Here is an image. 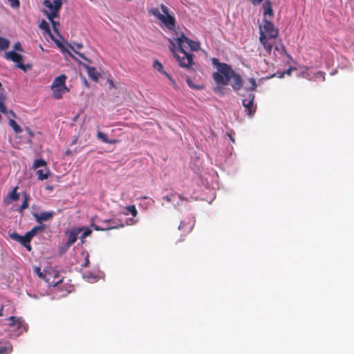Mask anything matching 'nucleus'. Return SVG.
<instances>
[{"instance_id":"f257e3e1","label":"nucleus","mask_w":354,"mask_h":354,"mask_svg":"<svg viewBox=\"0 0 354 354\" xmlns=\"http://www.w3.org/2000/svg\"><path fill=\"white\" fill-rule=\"evenodd\" d=\"M212 63L217 69V71L212 74V77L216 84L223 86L228 84L234 71L230 65L220 62L216 58H212Z\"/></svg>"},{"instance_id":"f03ea898","label":"nucleus","mask_w":354,"mask_h":354,"mask_svg":"<svg viewBox=\"0 0 354 354\" xmlns=\"http://www.w3.org/2000/svg\"><path fill=\"white\" fill-rule=\"evenodd\" d=\"M43 3L45 7L43 12L51 22L55 32L57 33V23L54 19L58 17L59 11L62 6V0H44Z\"/></svg>"},{"instance_id":"7ed1b4c3","label":"nucleus","mask_w":354,"mask_h":354,"mask_svg":"<svg viewBox=\"0 0 354 354\" xmlns=\"http://www.w3.org/2000/svg\"><path fill=\"white\" fill-rule=\"evenodd\" d=\"M160 12L158 8H151L149 13L156 17L167 28L173 30L175 27V18L169 13V9L164 4L160 5Z\"/></svg>"},{"instance_id":"20e7f679","label":"nucleus","mask_w":354,"mask_h":354,"mask_svg":"<svg viewBox=\"0 0 354 354\" xmlns=\"http://www.w3.org/2000/svg\"><path fill=\"white\" fill-rule=\"evenodd\" d=\"M183 46H171V50L174 51V56L180 66L188 67L192 64V55L187 53Z\"/></svg>"},{"instance_id":"39448f33","label":"nucleus","mask_w":354,"mask_h":354,"mask_svg":"<svg viewBox=\"0 0 354 354\" xmlns=\"http://www.w3.org/2000/svg\"><path fill=\"white\" fill-rule=\"evenodd\" d=\"M260 41L261 44H266L268 38H274L277 35V30L274 28L273 24L268 21L267 19H264L263 25L259 26Z\"/></svg>"},{"instance_id":"423d86ee","label":"nucleus","mask_w":354,"mask_h":354,"mask_svg":"<svg viewBox=\"0 0 354 354\" xmlns=\"http://www.w3.org/2000/svg\"><path fill=\"white\" fill-rule=\"evenodd\" d=\"M196 220L192 216H188L182 220L178 225V230L180 232V239L178 241L180 242L185 240V237L188 235L194 229Z\"/></svg>"},{"instance_id":"0eeeda50","label":"nucleus","mask_w":354,"mask_h":354,"mask_svg":"<svg viewBox=\"0 0 354 354\" xmlns=\"http://www.w3.org/2000/svg\"><path fill=\"white\" fill-rule=\"evenodd\" d=\"M60 50L63 53V54L65 55L66 58L71 57L73 59L79 62L80 61L79 59V57L84 59V60H86L90 62V61L86 58V57L84 55V54L81 53L79 50L82 47V46H57Z\"/></svg>"},{"instance_id":"6e6552de","label":"nucleus","mask_w":354,"mask_h":354,"mask_svg":"<svg viewBox=\"0 0 354 354\" xmlns=\"http://www.w3.org/2000/svg\"><path fill=\"white\" fill-rule=\"evenodd\" d=\"M4 57L6 59L13 62L17 68L21 69L24 72L32 68V64H24V57L16 51L6 52Z\"/></svg>"},{"instance_id":"1a4fd4ad","label":"nucleus","mask_w":354,"mask_h":354,"mask_svg":"<svg viewBox=\"0 0 354 354\" xmlns=\"http://www.w3.org/2000/svg\"><path fill=\"white\" fill-rule=\"evenodd\" d=\"M44 279L50 286L53 287L57 286L63 280L59 272L54 270L46 271Z\"/></svg>"},{"instance_id":"9d476101","label":"nucleus","mask_w":354,"mask_h":354,"mask_svg":"<svg viewBox=\"0 0 354 354\" xmlns=\"http://www.w3.org/2000/svg\"><path fill=\"white\" fill-rule=\"evenodd\" d=\"M102 223H111L113 225H106V226H99L97 225H95L94 223H92L91 225L96 231H104V230H109L112 229H115L118 227H123L124 225L122 223L120 220L118 219H105L101 221Z\"/></svg>"},{"instance_id":"9b49d317","label":"nucleus","mask_w":354,"mask_h":354,"mask_svg":"<svg viewBox=\"0 0 354 354\" xmlns=\"http://www.w3.org/2000/svg\"><path fill=\"white\" fill-rule=\"evenodd\" d=\"M254 95L250 93L248 98H245L242 101V104L245 107L247 115L252 117L256 111V106L254 104Z\"/></svg>"},{"instance_id":"f8f14e48","label":"nucleus","mask_w":354,"mask_h":354,"mask_svg":"<svg viewBox=\"0 0 354 354\" xmlns=\"http://www.w3.org/2000/svg\"><path fill=\"white\" fill-rule=\"evenodd\" d=\"M82 228H75L67 232L68 239L65 243V251L67 250L72 244H73L77 239V236L82 231Z\"/></svg>"},{"instance_id":"ddd939ff","label":"nucleus","mask_w":354,"mask_h":354,"mask_svg":"<svg viewBox=\"0 0 354 354\" xmlns=\"http://www.w3.org/2000/svg\"><path fill=\"white\" fill-rule=\"evenodd\" d=\"M82 65L86 70L89 77L94 82H97L100 77V74L97 71L96 68L85 64H82Z\"/></svg>"},{"instance_id":"4468645a","label":"nucleus","mask_w":354,"mask_h":354,"mask_svg":"<svg viewBox=\"0 0 354 354\" xmlns=\"http://www.w3.org/2000/svg\"><path fill=\"white\" fill-rule=\"evenodd\" d=\"M66 75L64 74L55 77L50 86V88L62 87L64 90H67V86H66Z\"/></svg>"},{"instance_id":"2eb2a0df","label":"nucleus","mask_w":354,"mask_h":354,"mask_svg":"<svg viewBox=\"0 0 354 354\" xmlns=\"http://www.w3.org/2000/svg\"><path fill=\"white\" fill-rule=\"evenodd\" d=\"M230 80H231V85L234 91H237L241 88V87L243 86V82H242V79L239 74L234 72L233 75H232V78Z\"/></svg>"},{"instance_id":"dca6fc26","label":"nucleus","mask_w":354,"mask_h":354,"mask_svg":"<svg viewBox=\"0 0 354 354\" xmlns=\"http://www.w3.org/2000/svg\"><path fill=\"white\" fill-rule=\"evenodd\" d=\"M33 216L37 222L48 221L53 217V212H42L41 214L34 213Z\"/></svg>"},{"instance_id":"f3484780","label":"nucleus","mask_w":354,"mask_h":354,"mask_svg":"<svg viewBox=\"0 0 354 354\" xmlns=\"http://www.w3.org/2000/svg\"><path fill=\"white\" fill-rule=\"evenodd\" d=\"M6 100V95L4 93V89L1 83L0 82V111L3 113H7V109L5 106V100Z\"/></svg>"},{"instance_id":"a211bd4d","label":"nucleus","mask_w":354,"mask_h":354,"mask_svg":"<svg viewBox=\"0 0 354 354\" xmlns=\"http://www.w3.org/2000/svg\"><path fill=\"white\" fill-rule=\"evenodd\" d=\"M18 187H15L8 195V198L4 199L6 203L17 201L19 198V194L17 192Z\"/></svg>"},{"instance_id":"6ab92c4d","label":"nucleus","mask_w":354,"mask_h":354,"mask_svg":"<svg viewBox=\"0 0 354 354\" xmlns=\"http://www.w3.org/2000/svg\"><path fill=\"white\" fill-rule=\"evenodd\" d=\"M40 27L44 30V35L45 36L48 35L49 37H50L55 42V44H62L59 40L54 38V37L50 31L49 26L47 22L42 21L40 24Z\"/></svg>"},{"instance_id":"aec40b11","label":"nucleus","mask_w":354,"mask_h":354,"mask_svg":"<svg viewBox=\"0 0 354 354\" xmlns=\"http://www.w3.org/2000/svg\"><path fill=\"white\" fill-rule=\"evenodd\" d=\"M53 91V97L57 100H59L62 97L64 93H66L69 91V89L67 88V90H64L62 87H55L51 88Z\"/></svg>"},{"instance_id":"412c9836","label":"nucleus","mask_w":354,"mask_h":354,"mask_svg":"<svg viewBox=\"0 0 354 354\" xmlns=\"http://www.w3.org/2000/svg\"><path fill=\"white\" fill-rule=\"evenodd\" d=\"M263 15L266 17H272L273 15V11L271 6V2L269 0H266L263 5Z\"/></svg>"},{"instance_id":"4be33fe9","label":"nucleus","mask_w":354,"mask_h":354,"mask_svg":"<svg viewBox=\"0 0 354 354\" xmlns=\"http://www.w3.org/2000/svg\"><path fill=\"white\" fill-rule=\"evenodd\" d=\"M36 174L37 175L39 180H44L48 178L50 174V170L47 167H46L44 169H38L36 171Z\"/></svg>"},{"instance_id":"5701e85b","label":"nucleus","mask_w":354,"mask_h":354,"mask_svg":"<svg viewBox=\"0 0 354 354\" xmlns=\"http://www.w3.org/2000/svg\"><path fill=\"white\" fill-rule=\"evenodd\" d=\"M44 230H45L44 225H41L39 226H35L32 230L27 232L26 234L32 239L36 235L37 233L42 232L44 231Z\"/></svg>"},{"instance_id":"b1692460","label":"nucleus","mask_w":354,"mask_h":354,"mask_svg":"<svg viewBox=\"0 0 354 354\" xmlns=\"http://www.w3.org/2000/svg\"><path fill=\"white\" fill-rule=\"evenodd\" d=\"M97 137L98 139L101 140L104 143L114 144L118 142V140H109L108 138V136L104 133H103L102 131H97Z\"/></svg>"},{"instance_id":"393cba45","label":"nucleus","mask_w":354,"mask_h":354,"mask_svg":"<svg viewBox=\"0 0 354 354\" xmlns=\"http://www.w3.org/2000/svg\"><path fill=\"white\" fill-rule=\"evenodd\" d=\"M177 44H196L195 42L189 40L188 38L181 35L180 37L176 38Z\"/></svg>"},{"instance_id":"a878e982","label":"nucleus","mask_w":354,"mask_h":354,"mask_svg":"<svg viewBox=\"0 0 354 354\" xmlns=\"http://www.w3.org/2000/svg\"><path fill=\"white\" fill-rule=\"evenodd\" d=\"M16 240L20 242V243L23 245H26L28 243H30L31 239L28 236L26 233L24 236H19L16 234Z\"/></svg>"},{"instance_id":"bb28decb","label":"nucleus","mask_w":354,"mask_h":354,"mask_svg":"<svg viewBox=\"0 0 354 354\" xmlns=\"http://www.w3.org/2000/svg\"><path fill=\"white\" fill-rule=\"evenodd\" d=\"M23 196H24V201L19 207V212L24 211L28 207V201L30 199V196L28 194H27L26 192L24 193Z\"/></svg>"},{"instance_id":"cd10ccee","label":"nucleus","mask_w":354,"mask_h":354,"mask_svg":"<svg viewBox=\"0 0 354 354\" xmlns=\"http://www.w3.org/2000/svg\"><path fill=\"white\" fill-rule=\"evenodd\" d=\"M126 210H127V212L124 213L125 215H128L129 214H131L133 217H136L138 214V211L136 209V207L133 205L127 206Z\"/></svg>"},{"instance_id":"c85d7f7f","label":"nucleus","mask_w":354,"mask_h":354,"mask_svg":"<svg viewBox=\"0 0 354 354\" xmlns=\"http://www.w3.org/2000/svg\"><path fill=\"white\" fill-rule=\"evenodd\" d=\"M186 82L189 88L194 89V90H201L204 88L203 86L196 85V84H194L192 80L190 79V77L186 78Z\"/></svg>"},{"instance_id":"c756f323","label":"nucleus","mask_w":354,"mask_h":354,"mask_svg":"<svg viewBox=\"0 0 354 354\" xmlns=\"http://www.w3.org/2000/svg\"><path fill=\"white\" fill-rule=\"evenodd\" d=\"M46 162L43 159H37L34 161L32 168L34 169H36L41 167H44V168L46 167Z\"/></svg>"},{"instance_id":"7c9ffc66","label":"nucleus","mask_w":354,"mask_h":354,"mask_svg":"<svg viewBox=\"0 0 354 354\" xmlns=\"http://www.w3.org/2000/svg\"><path fill=\"white\" fill-rule=\"evenodd\" d=\"M9 124L15 133H21L22 131L21 127L14 120L10 119L9 120Z\"/></svg>"},{"instance_id":"2f4dec72","label":"nucleus","mask_w":354,"mask_h":354,"mask_svg":"<svg viewBox=\"0 0 354 354\" xmlns=\"http://www.w3.org/2000/svg\"><path fill=\"white\" fill-rule=\"evenodd\" d=\"M153 67L154 68V69L157 70L162 74H163V72H165L163 70V66H162V64L160 62H158L157 59L153 61Z\"/></svg>"},{"instance_id":"473e14b6","label":"nucleus","mask_w":354,"mask_h":354,"mask_svg":"<svg viewBox=\"0 0 354 354\" xmlns=\"http://www.w3.org/2000/svg\"><path fill=\"white\" fill-rule=\"evenodd\" d=\"M293 70L296 71L297 68H293V67H290L289 68H288L284 72H283V73H278L275 75H277L279 78H281V77H283L284 76V75H290L291 72Z\"/></svg>"},{"instance_id":"72a5a7b5","label":"nucleus","mask_w":354,"mask_h":354,"mask_svg":"<svg viewBox=\"0 0 354 354\" xmlns=\"http://www.w3.org/2000/svg\"><path fill=\"white\" fill-rule=\"evenodd\" d=\"M248 82L250 84V86L248 88L249 91H255L257 88L256 80L253 77H250L248 79Z\"/></svg>"},{"instance_id":"f704fd0d","label":"nucleus","mask_w":354,"mask_h":354,"mask_svg":"<svg viewBox=\"0 0 354 354\" xmlns=\"http://www.w3.org/2000/svg\"><path fill=\"white\" fill-rule=\"evenodd\" d=\"M9 321H10V325L11 326H16L17 324H21V320L18 317H14V316H11L9 317Z\"/></svg>"},{"instance_id":"c9c22d12","label":"nucleus","mask_w":354,"mask_h":354,"mask_svg":"<svg viewBox=\"0 0 354 354\" xmlns=\"http://www.w3.org/2000/svg\"><path fill=\"white\" fill-rule=\"evenodd\" d=\"M12 8H18L20 6L19 0H8Z\"/></svg>"},{"instance_id":"e433bc0d","label":"nucleus","mask_w":354,"mask_h":354,"mask_svg":"<svg viewBox=\"0 0 354 354\" xmlns=\"http://www.w3.org/2000/svg\"><path fill=\"white\" fill-rule=\"evenodd\" d=\"M92 233V231L89 229V228H86L85 230L84 231L83 234H82V238L84 239V238H86L88 236H90Z\"/></svg>"},{"instance_id":"4c0bfd02","label":"nucleus","mask_w":354,"mask_h":354,"mask_svg":"<svg viewBox=\"0 0 354 354\" xmlns=\"http://www.w3.org/2000/svg\"><path fill=\"white\" fill-rule=\"evenodd\" d=\"M163 75H165L169 79V80L170 81V82L172 84L173 86L176 85L175 80L172 78V77L169 73H167V72H163Z\"/></svg>"},{"instance_id":"58836bf2","label":"nucleus","mask_w":354,"mask_h":354,"mask_svg":"<svg viewBox=\"0 0 354 354\" xmlns=\"http://www.w3.org/2000/svg\"><path fill=\"white\" fill-rule=\"evenodd\" d=\"M89 263H90V261H89V256H88V254H87L86 255L84 262V263L82 265V267H83V268H86V267H87V266L89 265Z\"/></svg>"},{"instance_id":"ea45409f","label":"nucleus","mask_w":354,"mask_h":354,"mask_svg":"<svg viewBox=\"0 0 354 354\" xmlns=\"http://www.w3.org/2000/svg\"><path fill=\"white\" fill-rule=\"evenodd\" d=\"M14 50L13 51H16L17 53H19V52H22L24 51L23 50V48H22V46H14Z\"/></svg>"},{"instance_id":"a19ab883","label":"nucleus","mask_w":354,"mask_h":354,"mask_svg":"<svg viewBox=\"0 0 354 354\" xmlns=\"http://www.w3.org/2000/svg\"><path fill=\"white\" fill-rule=\"evenodd\" d=\"M137 223V221L134 218H129L127 221V223L129 225H133Z\"/></svg>"},{"instance_id":"79ce46f5","label":"nucleus","mask_w":354,"mask_h":354,"mask_svg":"<svg viewBox=\"0 0 354 354\" xmlns=\"http://www.w3.org/2000/svg\"><path fill=\"white\" fill-rule=\"evenodd\" d=\"M263 0H250L251 3L253 5H259L260 4Z\"/></svg>"},{"instance_id":"37998d69","label":"nucleus","mask_w":354,"mask_h":354,"mask_svg":"<svg viewBox=\"0 0 354 354\" xmlns=\"http://www.w3.org/2000/svg\"><path fill=\"white\" fill-rule=\"evenodd\" d=\"M190 49L193 51H197L199 49L200 46H188Z\"/></svg>"},{"instance_id":"c03bdc74","label":"nucleus","mask_w":354,"mask_h":354,"mask_svg":"<svg viewBox=\"0 0 354 354\" xmlns=\"http://www.w3.org/2000/svg\"><path fill=\"white\" fill-rule=\"evenodd\" d=\"M0 44H9V42L7 39L0 38Z\"/></svg>"},{"instance_id":"a18cd8bd","label":"nucleus","mask_w":354,"mask_h":354,"mask_svg":"<svg viewBox=\"0 0 354 354\" xmlns=\"http://www.w3.org/2000/svg\"><path fill=\"white\" fill-rule=\"evenodd\" d=\"M24 246L27 249L28 251L30 252L32 250V247H31L30 243H26Z\"/></svg>"},{"instance_id":"49530a36","label":"nucleus","mask_w":354,"mask_h":354,"mask_svg":"<svg viewBox=\"0 0 354 354\" xmlns=\"http://www.w3.org/2000/svg\"><path fill=\"white\" fill-rule=\"evenodd\" d=\"M162 198H163V200L166 201L167 202H171V198L169 196H164L162 197Z\"/></svg>"},{"instance_id":"de8ad7c7","label":"nucleus","mask_w":354,"mask_h":354,"mask_svg":"<svg viewBox=\"0 0 354 354\" xmlns=\"http://www.w3.org/2000/svg\"><path fill=\"white\" fill-rule=\"evenodd\" d=\"M264 46L265 50L266 51H268V52H270L271 51L272 46L268 45V46Z\"/></svg>"},{"instance_id":"09e8293b","label":"nucleus","mask_w":354,"mask_h":354,"mask_svg":"<svg viewBox=\"0 0 354 354\" xmlns=\"http://www.w3.org/2000/svg\"><path fill=\"white\" fill-rule=\"evenodd\" d=\"M9 46H0V52H1L3 50H6L8 48Z\"/></svg>"},{"instance_id":"8fccbe9b","label":"nucleus","mask_w":354,"mask_h":354,"mask_svg":"<svg viewBox=\"0 0 354 354\" xmlns=\"http://www.w3.org/2000/svg\"><path fill=\"white\" fill-rule=\"evenodd\" d=\"M3 305L0 304V316H3Z\"/></svg>"},{"instance_id":"3c124183","label":"nucleus","mask_w":354,"mask_h":354,"mask_svg":"<svg viewBox=\"0 0 354 354\" xmlns=\"http://www.w3.org/2000/svg\"><path fill=\"white\" fill-rule=\"evenodd\" d=\"M38 275H39V277H41V278H44V273H42V272H39Z\"/></svg>"},{"instance_id":"603ef678","label":"nucleus","mask_w":354,"mask_h":354,"mask_svg":"<svg viewBox=\"0 0 354 354\" xmlns=\"http://www.w3.org/2000/svg\"><path fill=\"white\" fill-rule=\"evenodd\" d=\"M228 136L230 137V139L231 140V141H232V142H235L234 138L232 136H230V135H229V134H228Z\"/></svg>"},{"instance_id":"864d4df0","label":"nucleus","mask_w":354,"mask_h":354,"mask_svg":"<svg viewBox=\"0 0 354 354\" xmlns=\"http://www.w3.org/2000/svg\"><path fill=\"white\" fill-rule=\"evenodd\" d=\"M84 84H85L87 87H88V86H89L88 83V82L86 81V79H84Z\"/></svg>"},{"instance_id":"5fc2aeb1","label":"nucleus","mask_w":354,"mask_h":354,"mask_svg":"<svg viewBox=\"0 0 354 354\" xmlns=\"http://www.w3.org/2000/svg\"><path fill=\"white\" fill-rule=\"evenodd\" d=\"M103 225L102 226H106V225H113L111 223H102Z\"/></svg>"},{"instance_id":"6e6d98bb","label":"nucleus","mask_w":354,"mask_h":354,"mask_svg":"<svg viewBox=\"0 0 354 354\" xmlns=\"http://www.w3.org/2000/svg\"><path fill=\"white\" fill-rule=\"evenodd\" d=\"M28 131L29 134H30L31 136H33L32 133V132H31L28 129Z\"/></svg>"},{"instance_id":"4d7b16f0","label":"nucleus","mask_w":354,"mask_h":354,"mask_svg":"<svg viewBox=\"0 0 354 354\" xmlns=\"http://www.w3.org/2000/svg\"><path fill=\"white\" fill-rule=\"evenodd\" d=\"M39 270H40V268H36V271H37V272H38V273H39Z\"/></svg>"},{"instance_id":"13d9d810","label":"nucleus","mask_w":354,"mask_h":354,"mask_svg":"<svg viewBox=\"0 0 354 354\" xmlns=\"http://www.w3.org/2000/svg\"><path fill=\"white\" fill-rule=\"evenodd\" d=\"M40 47H41V49L42 50H44L42 46H40Z\"/></svg>"},{"instance_id":"bf43d9fd","label":"nucleus","mask_w":354,"mask_h":354,"mask_svg":"<svg viewBox=\"0 0 354 354\" xmlns=\"http://www.w3.org/2000/svg\"><path fill=\"white\" fill-rule=\"evenodd\" d=\"M0 353H3V352L1 351V348H0Z\"/></svg>"}]
</instances>
